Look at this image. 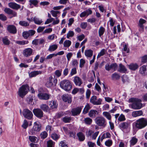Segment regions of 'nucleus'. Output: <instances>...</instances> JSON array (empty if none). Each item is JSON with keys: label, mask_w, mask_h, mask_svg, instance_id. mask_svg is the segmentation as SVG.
Listing matches in <instances>:
<instances>
[{"label": "nucleus", "mask_w": 147, "mask_h": 147, "mask_svg": "<svg viewBox=\"0 0 147 147\" xmlns=\"http://www.w3.org/2000/svg\"><path fill=\"white\" fill-rule=\"evenodd\" d=\"M129 101L132 103L129 105V107L135 110H138L142 107V104L141 103L142 100L136 98H131L129 99Z\"/></svg>", "instance_id": "obj_1"}, {"label": "nucleus", "mask_w": 147, "mask_h": 147, "mask_svg": "<svg viewBox=\"0 0 147 147\" xmlns=\"http://www.w3.org/2000/svg\"><path fill=\"white\" fill-rule=\"evenodd\" d=\"M135 127L138 129L144 128L147 125V120L144 118H141L137 120L135 122Z\"/></svg>", "instance_id": "obj_2"}, {"label": "nucleus", "mask_w": 147, "mask_h": 147, "mask_svg": "<svg viewBox=\"0 0 147 147\" xmlns=\"http://www.w3.org/2000/svg\"><path fill=\"white\" fill-rule=\"evenodd\" d=\"M29 90V86L27 84L22 85L19 88L18 92L19 96L23 98L27 94Z\"/></svg>", "instance_id": "obj_3"}, {"label": "nucleus", "mask_w": 147, "mask_h": 147, "mask_svg": "<svg viewBox=\"0 0 147 147\" xmlns=\"http://www.w3.org/2000/svg\"><path fill=\"white\" fill-rule=\"evenodd\" d=\"M60 86L62 88L67 91L71 90L72 88L70 82L67 80H64L61 81Z\"/></svg>", "instance_id": "obj_4"}, {"label": "nucleus", "mask_w": 147, "mask_h": 147, "mask_svg": "<svg viewBox=\"0 0 147 147\" xmlns=\"http://www.w3.org/2000/svg\"><path fill=\"white\" fill-rule=\"evenodd\" d=\"M41 129V125L39 123L35 122L34 123L32 128L29 131V133L30 135H35L37 132L40 131Z\"/></svg>", "instance_id": "obj_5"}, {"label": "nucleus", "mask_w": 147, "mask_h": 147, "mask_svg": "<svg viewBox=\"0 0 147 147\" xmlns=\"http://www.w3.org/2000/svg\"><path fill=\"white\" fill-rule=\"evenodd\" d=\"M95 123L99 126L104 127L106 125V121L105 119L102 117L99 116L95 119Z\"/></svg>", "instance_id": "obj_6"}, {"label": "nucleus", "mask_w": 147, "mask_h": 147, "mask_svg": "<svg viewBox=\"0 0 147 147\" xmlns=\"http://www.w3.org/2000/svg\"><path fill=\"white\" fill-rule=\"evenodd\" d=\"M118 65L116 63H113L110 65L109 64H106L105 67V69L107 71L111 70L113 71H116L117 69Z\"/></svg>", "instance_id": "obj_7"}, {"label": "nucleus", "mask_w": 147, "mask_h": 147, "mask_svg": "<svg viewBox=\"0 0 147 147\" xmlns=\"http://www.w3.org/2000/svg\"><path fill=\"white\" fill-rule=\"evenodd\" d=\"M32 111L34 115L38 118L41 119L43 117V112L40 109L36 108L34 109Z\"/></svg>", "instance_id": "obj_8"}, {"label": "nucleus", "mask_w": 147, "mask_h": 147, "mask_svg": "<svg viewBox=\"0 0 147 147\" xmlns=\"http://www.w3.org/2000/svg\"><path fill=\"white\" fill-rule=\"evenodd\" d=\"M23 114L24 117L28 119H31L33 115L31 111L27 109H25L23 110Z\"/></svg>", "instance_id": "obj_9"}, {"label": "nucleus", "mask_w": 147, "mask_h": 147, "mask_svg": "<svg viewBox=\"0 0 147 147\" xmlns=\"http://www.w3.org/2000/svg\"><path fill=\"white\" fill-rule=\"evenodd\" d=\"M102 99L100 98L97 100L96 96H92L90 98V102L94 105H100L101 104Z\"/></svg>", "instance_id": "obj_10"}, {"label": "nucleus", "mask_w": 147, "mask_h": 147, "mask_svg": "<svg viewBox=\"0 0 147 147\" xmlns=\"http://www.w3.org/2000/svg\"><path fill=\"white\" fill-rule=\"evenodd\" d=\"M33 50L31 48L25 49L23 51V54L26 57H29L32 55Z\"/></svg>", "instance_id": "obj_11"}, {"label": "nucleus", "mask_w": 147, "mask_h": 147, "mask_svg": "<svg viewBox=\"0 0 147 147\" xmlns=\"http://www.w3.org/2000/svg\"><path fill=\"white\" fill-rule=\"evenodd\" d=\"M83 106H80L72 109L71 112L73 116H75L79 115L80 113Z\"/></svg>", "instance_id": "obj_12"}, {"label": "nucleus", "mask_w": 147, "mask_h": 147, "mask_svg": "<svg viewBox=\"0 0 147 147\" xmlns=\"http://www.w3.org/2000/svg\"><path fill=\"white\" fill-rule=\"evenodd\" d=\"M38 98L40 99L48 100L51 97V95L47 93H40L38 95Z\"/></svg>", "instance_id": "obj_13"}, {"label": "nucleus", "mask_w": 147, "mask_h": 147, "mask_svg": "<svg viewBox=\"0 0 147 147\" xmlns=\"http://www.w3.org/2000/svg\"><path fill=\"white\" fill-rule=\"evenodd\" d=\"M62 98L64 101L70 104L71 102L72 97L70 95L68 94H64L62 97Z\"/></svg>", "instance_id": "obj_14"}, {"label": "nucleus", "mask_w": 147, "mask_h": 147, "mask_svg": "<svg viewBox=\"0 0 147 147\" xmlns=\"http://www.w3.org/2000/svg\"><path fill=\"white\" fill-rule=\"evenodd\" d=\"M146 21L143 19L140 18L139 22L138 25V27L139 28V30L141 32H143L144 29V25L143 24L145 23Z\"/></svg>", "instance_id": "obj_15"}, {"label": "nucleus", "mask_w": 147, "mask_h": 147, "mask_svg": "<svg viewBox=\"0 0 147 147\" xmlns=\"http://www.w3.org/2000/svg\"><path fill=\"white\" fill-rule=\"evenodd\" d=\"M7 30L9 33L13 34H16L17 32L16 27L13 25H8Z\"/></svg>", "instance_id": "obj_16"}, {"label": "nucleus", "mask_w": 147, "mask_h": 147, "mask_svg": "<svg viewBox=\"0 0 147 147\" xmlns=\"http://www.w3.org/2000/svg\"><path fill=\"white\" fill-rule=\"evenodd\" d=\"M147 65H143L140 67L139 69V73L143 76H145L147 74Z\"/></svg>", "instance_id": "obj_17"}, {"label": "nucleus", "mask_w": 147, "mask_h": 147, "mask_svg": "<svg viewBox=\"0 0 147 147\" xmlns=\"http://www.w3.org/2000/svg\"><path fill=\"white\" fill-rule=\"evenodd\" d=\"M130 126V123L128 122H124L120 123L119 125L120 128L123 130L129 127Z\"/></svg>", "instance_id": "obj_18"}, {"label": "nucleus", "mask_w": 147, "mask_h": 147, "mask_svg": "<svg viewBox=\"0 0 147 147\" xmlns=\"http://www.w3.org/2000/svg\"><path fill=\"white\" fill-rule=\"evenodd\" d=\"M48 104L51 109H55L57 108L58 104L56 101H55L52 100L49 101Z\"/></svg>", "instance_id": "obj_19"}, {"label": "nucleus", "mask_w": 147, "mask_h": 147, "mask_svg": "<svg viewBox=\"0 0 147 147\" xmlns=\"http://www.w3.org/2000/svg\"><path fill=\"white\" fill-rule=\"evenodd\" d=\"M143 112L142 110H139L133 111L131 115L133 117H136L143 115Z\"/></svg>", "instance_id": "obj_20"}, {"label": "nucleus", "mask_w": 147, "mask_h": 147, "mask_svg": "<svg viewBox=\"0 0 147 147\" xmlns=\"http://www.w3.org/2000/svg\"><path fill=\"white\" fill-rule=\"evenodd\" d=\"M74 82L76 86H80L82 84V79L78 76H75L74 79Z\"/></svg>", "instance_id": "obj_21"}, {"label": "nucleus", "mask_w": 147, "mask_h": 147, "mask_svg": "<svg viewBox=\"0 0 147 147\" xmlns=\"http://www.w3.org/2000/svg\"><path fill=\"white\" fill-rule=\"evenodd\" d=\"M9 6L13 9L18 10L20 7V5L14 2H10L8 3Z\"/></svg>", "instance_id": "obj_22"}, {"label": "nucleus", "mask_w": 147, "mask_h": 147, "mask_svg": "<svg viewBox=\"0 0 147 147\" xmlns=\"http://www.w3.org/2000/svg\"><path fill=\"white\" fill-rule=\"evenodd\" d=\"M98 113L96 110H91L88 113L89 116L91 118H94L96 115H98Z\"/></svg>", "instance_id": "obj_23"}, {"label": "nucleus", "mask_w": 147, "mask_h": 147, "mask_svg": "<svg viewBox=\"0 0 147 147\" xmlns=\"http://www.w3.org/2000/svg\"><path fill=\"white\" fill-rule=\"evenodd\" d=\"M42 72L41 71H32L29 73V76L30 78L35 77L37 75L42 74Z\"/></svg>", "instance_id": "obj_24"}, {"label": "nucleus", "mask_w": 147, "mask_h": 147, "mask_svg": "<svg viewBox=\"0 0 147 147\" xmlns=\"http://www.w3.org/2000/svg\"><path fill=\"white\" fill-rule=\"evenodd\" d=\"M118 71L122 73H125L127 71V69L125 66L121 63L119 64Z\"/></svg>", "instance_id": "obj_25"}, {"label": "nucleus", "mask_w": 147, "mask_h": 147, "mask_svg": "<svg viewBox=\"0 0 147 147\" xmlns=\"http://www.w3.org/2000/svg\"><path fill=\"white\" fill-rule=\"evenodd\" d=\"M40 109L44 111L47 112L49 110V106L45 104H42L40 106Z\"/></svg>", "instance_id": "obj_26"}, {"label": "nucleus", "mask_w": 147, "mask_h": 147, "mask_svg": "<svg viewBox=\"0 0 147 147\" xmlns=\"http://www.w3.org/2000/svg\"><path fill=\"white\" fill-rule=\"evenodd\" d=\"M129 69L132 70L134 71L138 67V65L136 63H131L129 65Z\"/></svg>", "instance_id": "obj_27"}, {"label": "nucleus", "mask_w": 147, "mask_h": 147, "mask_svg": "<svg viewBox=\"0 0 147 147\" xmlns=\"http://www.w3.org/2000/svg\"><path fill=\"white\" fill-rule=\"evenodd\" d=\"M77 135L80 141H83L85 139V136L82 132H79L77 133Z\"/></svg>", "instance_id": "obj_28"}, {"label": "nucleus", "mask_w": 147, "mask_h": 147, "mask_svg": "<svg viewBox=\"0 0 147 147\" xmlns=\"http://www.w3.org/2000/svg\"><path fill=\"white\" fill-rule=\"evenodd\" d=\"M93 51L90 49L86 50L85 51V55L88 57H91L93 55Z\"/></svg>", "instance_id": "obj_29"}, {"label": "nucleus", "mask_w": 147, "mask_h": 147, "mask_svg": "<svg viewBox=\"0 0 147 147\" xmlns=\"http://www.w3.org/2000/svg\"><path fill=\"white\" fill-rule=\"evenodd\" d=\"M138 141V139L136 137H134L131 138L130 141V147H131L135 145Z\"/></svg>", "instance_id": "obj_30"}, {"label": "nucleus", "mask_w": 147, "mask_h": 147, "mask_svg": "<svg viewBox=\"0 0 147 147\" xmlns=\"http://www.w3.org/2000/svg\"><path fill=\"white\" fill-rule=\"evenodd\" d=\"M103 115L109 120H111V116L109 112L106 111L103 112L102 113Z\"/></svg>", "instance_id": "obj_31"}, {"label": "nucleus", "mask_w": 147, "mask_h": 147, "mask_svg": "<svg viewBox=\"0 0 147 147\" xmlns=\"http://www.w3.org/2000/svg\"><path fill=\"white\" fill-rule=\"evenodd\" d=\"M111 78L113 80H118L120 79V76L119 74L115 73L112 74Z\"/></svg>", "instance_id": "obj_32"}, {"label": "nucleus", "mask_w": 147, "mask_h": 147, "mask_svg": "<svg viewBox=\"0 0 147 147\" xmlns=\"http://www.w3.org/2000/svg\"><path fill=\"white\" fill-rule=\"evenodd\" d=\"M57 47L58 46L57 45L54 44L50 46L48 50L50 52L54 51L57 49Z\"/></svg>", "instance_id": "obj_33"}, {"label": "nucleus", "mask_w": 147, "mask_h": 147, "mask_svg": "<svg viewBox=\"0 0 147 147\" xmlns=\"http://www.w3.org/2000/svg\"><path fill=\"white\" fill-rule=\"evenodd\" d=\"M48 80L53 82L54 85H56L57 82V80L54 76L53 77L51 76L49 77Z\"/></svg>", "instance_id": "obj_34"}, {"label": "nucleus", "mask_w": 147, "mask_h": 147, "mask_svg": "<svg viewBox=\"0 0 147 147\" xmlns=\"http://www.w3.org/2000/svg\"><path fill=\"white\" fill-rule=\"evenodd\" d=\"M66 115L65 113L63 112H60L56 114L55 116L56 119H59Z\"/></svg>", "instance_id": "obj_35"}, {"label": "nucleus", "mask_w": 147, "mask_h": 147, "mask_svg": "<svg viewBox=\"0 0 147 147\" xmlns=\"http://www.w3.org/2000/svg\"><path fill=\"white\" fill-rule=\"evenodd\" d=\"M90 109V107L89 104H87L84 107L83 111V113L85 114L87 113L89 109Z\"/></svg>", "instance_id": "obj_36"}, {"label": "nucleus", "mask_w": 147, "mask_h": 147, "mask_svg": "<svg viewBox=\"0 0 147 147\" xmlns=\"http://www.w3.org/2000/svg\"><path fill=\"white\" fill-rule=\"evenodd\" d=\"M65 123H69L70 122L71 120V117L65 116L61 119Z\"/></svg>", "instance_id": "obj_37"}, {"label": "nucleus", "mask_w": 147, "mask_h": 147, "mask_svg": "<svg viewBox=\"0 0 147 147\" xmlns=\"http://www.w3.org/2000/svg\"><path fill=\"white\" fill-rule=\"evenodd\" d=\"M84 121L86 124L88 125H91L92 121V119L89 117L84 118Z\"/></svg>", "instance_id": "obj_38"}, {"label": "nucleus", "mask_w": 147, "mask_h": 147, "mask_svg": "<svg viewBox=\"0 0 147 147\" xmlns=\"http://www.w3.org/2000/svg\"><path fill=\"white\" fill-rule=\"evenodd\" d=\"M33 21L35 24L38 25H40L43 22L41 20H40L36 17H34Z\"/></svg>", "instance_id": "obj_39"}, {"label": "nucleus", "mask_w": 147, "mask_h": 147, "mask_svg": "<svg viewBox=\"0 0 147 147\" xmlns=\"http://www.w3.org/2000/svg\"><path fill=\"white\" fill-rule=\"evenodd\" d=\"M105 31V28L102 27H100L98 30L99 36L101 37L104 33Z\"/></svg>", "instance_id": "obj_40"}, {"label": "nucleus", "mask_w": 147, "mask_h": 147, "mask_svg": "<svg viewBox=\"0 0 147 147\" xmlns=\"http://www.w3.org/2000/svg\"><path fill=\"white\" fill-rule=\"evenodd\" d=\"M47 147H54L55 143L51 140H49L47 142Z\"/></svg>", "instance_id": "obj_41"}, {"label": "nucleus", "mask_w": 147, "mask_h": 147, "mask_svg": "<svg viewBox=\"0 0 147 147\" xmlns=\"http://www.w3.org/2000/svg\"><path fill=\"white\" fill-rule=\"evenodd\" d=\"M29 139L31 142L34 143L37 142V138L35 136H29Z\"/></svg>", "instance_id": "obj_42"}, {"label": "nucleus", "mask_w": 147, "mask_h": 147, "mask_svg": "<svg viewBox=\"0 0 147 147\" xmlns=\"http://www.w3.org/2000/svg\"><path fill=\"white\" fill-rule=\"evenodd\" d=\"M28 42H29L28 40L18 41L16 42L17 44L21 45H24L25 44H27Z\"/></svg>", "instance_id": "obj_43"}, {"label": "nucleus", "mask_w": 147, "mask_h": 147, "mask_svg": "<svg viewBox=\"0 0 147 147\" xmlns=\"http://www.w3.org/2000/svg\"><path fill=\"white\" fill-rule=\"evenodd\" d=\"M19 24L22 26H27L29 25V24L27 22L24 21H21L19 22Z\"/></svg>", "instance_id": "obj_44"}, {"label": "nucleus", "mask_w": 147, "mask_h": 147, "mask_svg": "<svg viewBox=\"0 0 147 147\" xmlns=\"http://www.w3.org/2000/svg\"><path fill=\"white\" fill-rule=\"evenodd\" d=\"M71 44V41L69 40H66L64 42L63 45L64 47H69Z\"/></svg>", "instance_id": "obj_45"}, {"label": "nucleus", "mask_w": 147, "mask_h": 147, "mask_svg": "<svg viewBox=\"0 0 147 147\" xmlns=\"http://www.w3.org/2000/svg\"><path fill=\"white\" fill-rule=\"evenodd\" d=\"M74 35V33L73 31H69L67 34L66 37L67 38L69 39L70 37H72Z\"/></svg>", "instance_id": "obj_46"}, {"label": "nucleus", "mask_w": 147, "mask_h": 147, "mask_svg": "<svg viewBox=\"0 0 147 147\" xmlns=\"http://www.w3.org/2000/svg\"><path fill=\"white\" fill-rule=\"evenodd\" d=\"M48 136V134L46 131H44L40 133V137L41 139H44L46 138Z\"/></svg>", "instance_id": "obj_47"}, {"label": "nucleus", "mask_w": 147, "mask_h": 147, "mask_svg": "<svg viewBox=\"0 0 147 147\" xmlns=\"http://www.w3.org/2000/svg\"><path fill=\"white\" fill-rule=\"evenodd\" d=\"M3 42L5 45H8L10 43V41L6 37L3 38L2 39Z\"/></svg>", "instance_id": "obj_48"}, {"label": "nucleus", "mask_w": 147, "mask_h": 147, "mask_svg": "<svg viewBox=\"0 0 147 147\" xmlns=\"http://www.w3.org/2000/svg\"><path fill=\"white\" fill-rule=\"evenodd\" d=\"M106 51V50L105 49H102L100 52L98 54L97 56V58H98L101 56H103L105 54Z\"/></svg>", "instance_id": "obj_49"}, {"label": "nucleus", "mask_w": 147, "mask_h": 147, "mask_svg": "<svg viewBox=\"0 0 147 147\" xmlns=\"http://www.w3.org/2000/svg\"><path fill=\"white\" fill-rule=\"evenodd\" d=\"M62 69L57 70L55 71V74L58 77L60 76L61 74Z\"/></svg>", "instance_id": "obj_50"}, {"label": "nucleus", "mask_w": 147, "mask_h": 147, "mask_svg": "<svg viewBox=\"0 0 147 147\" xmlns=\"http://www.w3.org/2000/svg\"><path fill=\"white\" fill-rule=\"evenodd\" d=\"M121 78L122 82H123V83L128 81V78L127 76L125 75H123L122 76Z\"/></svg>", "instance_id": "obj_51"}, {"label": "nucleus", "mask_w": 147, "mask_h": 147, "mask_svg": "<svg viewBox=\"0 0 147 147\" xmlns=\"http://www.w3.org/2000/svg\"><path fill=\"white\" fill-rule=\"evenodd\" d=\"M125 116L123 114H121L119 117L118 120L119 121H125Z\"/></svg>", "instance_id": "obj_52"}, {"label": "nucleus", "mask_w": 147, "mask_h": 147, "mask_svg": "<svg viewBox=\"0 0 147 147\" xmlns=\"http://www.w3.org/2000/svg\"><path fill=\"white\" fill-rule=\"evenodd\" d=\"M22 35L23 37L25 39H27L30 36L28 31H25L22 33Z\"/></svg>", "instance_id": "obj_53"}, {"label": "nucleus", "mask_w": 147, "mask_h": 147, "mask_svg": "<svg viewBox=\"0 0 147 147\" xmlns=\"http://www.w3.org/2000/svg\"><path fill=\"white\" fill-rule=\"evenodd\" d=\"M60 12L59 11H54L52 10L51 11V13L53 16L54 17H56L57 16V14L60 13Z\"/></svg>", "instance_id": "obj_54"}, {"label": "nucleus", "mask_w": 147, "mask_h": 147, "mask_svg": "<svg viewBox=\"0 0 147 147\" xmlns=\"http://www.w3.org/2000/svg\"><path fill=\"white\" fill-rule=\"evenodd\" d=\"M28 123L27 120H24V121L22 127L25 129H26L28 126Z\"/></svg>", "instance_id": "obj_55"}, {"label": "nucleus", "mask_w": 147, "mask_h": 147, "mask_svg": "<svg viewBox=\"0 0 147 147\" xmlns=\"http://www.w3.org/2000/svg\"><path fill=\"white\" fill-rule=\"evenodd\" d=\"M85 61L83 59H81L80 60V67L81 68H82L84 66V65L85 63Z\"/></svg>", "instance_id": "obj_56"}, {"label": "nucleus", "mask_w": 147, "mask_h": 147, "mask_svg": "<svg viewBox=\"0 0 147 147\" xmlns=\"http://www.w3.org/2000/svg\"><path fill=\"white\" fill-rule=\"evenodd\" d=\"M105 144L106 146L109 147L111 146L112 144V141L111 140H109L105 142Z\"/></svg>", "instance_id": "obj_57"}, {"label": "nucleus", "mask_w": 147, "mask_h": 147, "mask_svg": "<svg viewBox=\"0 0 147 147\" xmlns=\"http://www.w3.org/2000/svg\"><path fill=\"white\" fill-rule=\"evenodd\" d=\"M54 85L53 82L48 80L46 84V86L48 88H50L52 87Z\"/></svg>", "instance_id": "obj_58"}, {"label": "nucleus", "mask_w": 147, "mask_h": 147, "mask_svg": "<svg viewBox=\"0 0 147 147\" xmlns=\"http://www.w3.org/2000/svg\"><path fill=\"white\" fill-rule=\"evenodd\" d=\"M51 136L52 138L54 140H57L59 137V136L55 133L52 134L51 135Z\"/></svg>", "instance_id": "obj_59"}, {"label": "nucleus", "mask_w": 147, "mask_h": 147, "mask_svg": "<svg viewBox=\"0 0 147 147\" xmlns=\"http://www.w3.org/2000/svg\"><path fill=\"white\" fill-rule=\"evenodd\" d=\"M123 50L124 51L126 52L127 53L129 52V50L128 48L127 45L125 44L123 46Z\"/></svg>", "instance_id": "obj_60"}, {"label": "nucleus", "mask_w": 147, "mask_h": 147, "mask_svg": "<svg viewBox=\"0 0 147 147\" xmlns=\"http://www.w3.org/2000/svg\"><path fill=\"white\" fill-rule=\"evenodd\" d=\"M77 73L76 71V68L74 67L72 68L71 70V71L70 72V74L71 76L74 75L76 74Z\"/></svg>", "instance_id": "obj_61"}, {"label": "nucleus", "mask_w": 147, "mask_h": 147, "mask_svg": "<svg viewBox=\"0 0 147 147\" xmlns=\"http://www.w3.org/2000/svg\"><path fill=\"white\" fill-rule=\"evenodd\" d=\"M60 147H67V145L64 141H61L59 144Z\"/></svg>", "instance_id": "obj_62"}, {"label": "nucleus", "mask_w": 147, "mask_h": 147, "mask_svg": "<svg viewBox=\"0 0 147 147\" xmlns=\"http://www.w3.org/2000/svg\"><path fill=\"white\" fill-rule=\"evenodd\" d=\"M12 10L9 8H5L4 9V11L5 12L8 14H11L12 12Z\"/></svg>", "instance_id": "obj_63"}, {"label": "nucleus", "mask_w": 147, "mask_h": 147, "mask_svg": "<svg viewBox=\"0 0 147 147\" xmlns=\"http://www.w3.org/2000/svg\"><path fill=\"white\" fill-rule=\"evenodd\" d=\"M84 11L86 13L87 16L91 14L92 12V11L90 8H89Z\"/></svg>", "instance_id": "obj_64"}]
</instances>
